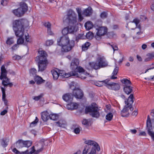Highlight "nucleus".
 Segmentation results:
<instances>
[{"instance_id": "f257e3e1", "label": "nucleus", "mask_w": 154, "mask_h": 154, "mask_svg": "<svg viewBox=\"0 0 154 154\" xmlns=\"http://www.w3.org/2000/svg\"><path fill=\"white\" fill-rule=\"evenodd\" d=\"M28 21L25 19L16 20L13 23V28L16 35L19 37L17 40L18 44H21L24 42V38H23L24 34V27L28 26Z\"/></svg>"}, {"instance_id": "f03ea898", "label": "nucleus", "mask_w": 154, "mask_h": 154, "mask_svg": "<svg viewBox=\"0 0 154 154\" xmlns=\"http://www.w3.org/2000/svg\"><path fill=\"white\" fill-rule=\"evenodd\" d=\"M84 146L82 154H96V150H100V146L97 143L91 140H85Z\"/></svg>"}, {"instance_id": "7ed1b4c3", "label": "nucleus", "mask_w": 154, "mask_h": 154, "mask_svg": "<svg viewBox=\"0 0 154 154\" xmlns=\"http://www.w3.org/2000/svg\"><path fill=\"white\" fill-rule=\"evenodd\" d=\"M38 56L35 58V60L38 63V71L43 72L46 68L47 61V54L44 51H38Z\"/></svg>"}, {"instance_id": "20e7f679", "label": "nucleus", "mask_w": 154, "mask_h": 154, "mask_svg": "<svg viewBox=\"0 0 154 154\" xmlns=\"http://www.w3.org/2000/svg\"><path fill=\"white\" fill-rule=\"evenodd\" d=\"M57 41L58 45L62 46L65 52L70 51L74 46V42L71 41L69 42L68 37L66 36L61 37L57 39Z\"/></svg>"}, {"instance_id": "39448f33", "label": "nucleus", "mask_w": 154, "mask_h": 154, "mask_svg": "<svg viewBox=\"0 0 154 154\" xmlns=\"http://www.w3.org/2000/svg\"><path fill=\"white\" fill-rule=\"evenodd\" d=\"M108 65L107 62L101 57H98L96 62H89L87 66L88 69H94L95 70L106 66Z\"/></svg>"}, {"instance_id": "423d86ee", "label": "nucleus", "mask_w": 154, "mask_h": 154, "mask_svg": "<svg viewBox=\"0 0 154 154\" xmlns=\"http://www.w3.org/2000/svg\"><path fill=\"white\" fill-rule=\"evenodd\" d=\"M133 95L131 94H130L128 99H126L125 101L126 104L122 110L121 111V115L123 117H127L129 115V112L128 111L129 109H130L131 111L133 110L132 105L134 102L133 98Z\"/></svg>"}, {"instance_id": "0eeeda50", "label": "nucleus", "mask_w": 154, "mask_h": 154, "mask_svg": "<svg viewBox=\"0 0 154 154\" xmlns=\"http://www.w3.org/2000/svg\"><path fill=\"white\" fill-rule=\"evenodd\" d=\"M99 109L97 105L95 103H92L88 106H86L85 109V113L89 114L93 117L98 118L100 116Z\"/></svg>"}, {"instance_id": "6e6552de", "label": "nucleus", "mask_w": 154, "mask_h": 154, "mask_svg": "<svg viewBox=\"0 0 154 154\" xmlns=\"http://www.w3.org/2000/svg\"><path fill=\"white\" fill-rule=\"evenodd\" d=\"M63 22L68 24H75L77 23L76 14L74 11L69 10L63 19Z\"/></svg>"}, {"instance_id": "1a4fd4ad", "label": "nucleus", "mask_w": 154, "mask_h": 154, "mask_svg": "<svg viewBox=\"0 0 154 154\" xmlns=\"http://www.w3.org/2000/svg\"><path fill=\"white\" fill-rule=\"evenodd\" d=\"M77 59H74L71 63V68L72 71L67 73H65L63 71L60 72V75L64 78H68L70 76L75 75L77 74Z\"/></svg>"}, {"instance_id": "9d476101", "label": "nucleus", "mask_w": 154, "mask_h": 154, "mask_svg": "<svg viewBox=\"0 0 154 154\" xmlns=\"http://www.w3.org/2000/svg\"><path fill=\"white\" fill-rule=\"evenodd\" d=\"M92 9L91 7H89L85 9L83 11V13H82L81 9L79 8H78L79 21H81L83 20L84 18L83 15L86 16H89L92 14Z\"/></svg>"}, {"instance_id": "9b49d317", "label": "nucleus", "mask_w": 154, "mask_h": 154, "mask_svg": "<svg viewBox=\"0 0 154 154\" xmlns=\"http://www.w3.org/2000/svg\"><path fill=\"white\" fill-rule=\"evenodd\" d=\"M104 85L109 89L114 90H118L120 88V86L118 84L109 82V80L107 79L103 82Z\"/></svg>"}, {"instance_id": "f8f14e48", "label": "nucleus", "mask_w": 154, "mask_h": 154, "mask_svg": "<svg viewBox=\"0 0 154 154\" xmlns=\"http://www.w3.org/2000/svg\"><path fill=\"white\" fill-rule=\"evenodd\" d=\"M32 144V142L30 141L27 140L24 141L20 140H18L16 143V146L18 148L20 149L23 147H29Z\"/></svg>"}, {"instance_id": "ddd939ff", "label": "nucleus", "mask_w": 154, "mask_h": 154, "mask_svg": "<svg viewBox=\"0 0 154 154\" xmlns=\"http://www.w3.org/2000/svg\"><path fill=\"white\" fill-rule=\"evenodd\" d=\"M146 129L148 134L154 140V132L152 128L151 120H147L146 121Z\"/></svg>"}, {"instance_id": "4468645a", "label": "nucleus", "mask_w": 154, "mask_h": 154, "mask_svg": "<svg viewBox=\"0 0 154 154\" xmlns=\"http://www.w3.org/2000/svg\"><path fill=\"white\" fill-rule=\"evenodd\" d=\"M97 31L96 35L97 36H100L103 35L106 33L107 32V29L104 26L99 27L96 29Z\"/></svg>"}, {"instance_id": "2eb2a0df", "label": "nucleus", "mask_w": 154, "mask_h": 154, "mask_svg": "<svg viewBox=\"0 0 154 154\" xmlns=\"http://www.w3.org/2000/svg\"><path fill=\"white\" fill-rule=\"evenodd\" d=\"M62 99L67 102H70L73 101V96L71 94L67 93L64 94L62 96Z\"/></svg>"}, {"instance_id": "dca6fc26", "label": "nucleus", "mask_w": 154, "mask_h": 154, "mask_svg": "<svg viewBox=\"0 0 154 154\" xmlns=\"http://www.w3.org/2000/svg\"><path fill=\"white\" fill-rule=\"evenodd\" d=\"M78 78H80L82 79H84L86 78L85 77V70L81 66H78Z\"/></svg>"}, {"instance_id": "f3484780", "label": "nucleus", "mask_w": 154, "mask_h": 154, "mask_svg": "<svg viewBox=\"0 0 154 154\" xmlns=\"http://www.w3.org/2000/svg\"><path fill=\"white\" fill-rule=\"evenodd\" d=\"M70 88L73 91L72 95L77 99V88L76 84L73 82H72L70 85Z\"/></svg>"}, {"instance_id": "a211bd4d", "label": "nucleus", "mask_w": 154, "mask_h": 154, "mask_svg": "<svg viewBox=\"0 0 154 154\" xmlns=\"http://www.w3.org/2000/svg\"><path fill=\"white\" fill-rule=\"evenodd\" d=\"M35 146L37 149L35 154H38L42 151L44 146L42 142H38L36 144Z\"/></svg>"}, {"instance_id": "6ab92c4d", "label": "nucleus", "mask_w": 154, "mask_h": 154, "mask_svg": "<svg viewBox=\"0 0 154 154\" xmlns=\"http://www.w3.org/2000/svg\"><path fill=\"white\" fill-rule=\"evenodd\" d=\"M66 108L71 110L76 109L77 108V104L76 103L72 101L70 102V103L66 105Z\"/></svg>"}, {"instance_id": "aec40b11", "label": "nucleus", "mask_w": 154, "mask_h": 154, "mask_svg": "<svg viewBox=\"0 0 154 154\" xmlns=\"http://www.w3.org/2000/svg\"><path fill=\"white\" fill-rule=\"evenodd\" d=\"M42 118L45 122L47 121L50 119V114L47 111H45L41 113Z\"/></svg>"}, {"instance_id": "412c9836", "label": "nucleus", "mask_w": 154, "mask_h": 154, "mask_svg": "<svg viewBox=\"0 0 154 154\" xmlns=\"http://www.w3.org/2000/svg\"><path fill=\"white\" fill-rule=\"evenodd\" d=\"M1 75L0 76V79L2 80L4 78H6L7 73V71L6 70L5 66L3 65L1 67Z\"/></svg>"}, {"instance_id": "4be33fe9", "label": "nucleus", "mask_w": 154, "mask_h": 154, "mask_svg": "<svg viewBox=\"0 0 154 154\" xmlns=\"http://www.w3.org/2000/svg\"><path fill=\"white\" fill-rule=\"evenodd\" d=\"M18 8L25 13L28 10V6L26 3L22 2L20 3V7Z\"/></svg>"}, {"instance_id": "5701e85b", "label": "nucleus", "mask_w": 154, "mask_h": 154, "mask_svg": "<svg viewBox=\"0 0 154 154\" xmlns=\"http://www.w3.org/2000/svg\"><path fill=\"white\" fill-rule=\"evenodd\" d=\"M60 71L58 69H53L51 71V73L54 79L56 80L58 78L59 76H61L60 75Z\"/></svg>"}, {"instance_id": "b1692460", "label": "nucleus", "mask_w": 154, "mask_h": 154, "mask_svg": "<svg viewBox=\"0 0 154 154\" xmlns=\"http://www.w3.org/2000/svg\"><path fill=\"white\" fill-rule=\"evenodd\" d=\"M69 26L67 27L69 28V33H72L76 32L77 31L76 25L77 23L75 24H69Z\"/></svg>"}, {"instance_id": "393cba45", "label": "nucleus", "mask_w": 154, "mask_h": 154, "mask_svg": "<svg viewBox=\"0 0 154 154\" xmlns=\"http://www.w3.org/2000/svg\"><path fill=\"white\" fill-rule=\"evenodd\" d=\"M5 79L2 80V84L5 86L6 87L9 85L10 87H11L13 86V84L11 83L10 82V79L7 78V77L5 78H4Z\"/></svg>"}, {"instance_id": "a878e982", "label": "nucleus", "mask_w": 154, "mask_h": 154, "mask_svg": "<svg viewBox=\"0 0 154 154\" xmlns=\"http://www.w3.org/2000/svg\"><path fill=\"white\" fill-rule=\"evenodd\" d=\"M13 13L15 15L18 17H20L22 16L24 14L23 12L19 8L14 10L13 11Z\"/></svg>"}, {"instance_id": "bb28decb", "label": "nucleus", "mask_w": 154, "mask_h": 154, "mask_svg": "<svg viewBox=\"0 0 154 154\" xmlns=\"http://www.w3.org/2000/svg\"><path fill=\"white\" fill-rule=\"evenodd\" d=\"M1 88L2 93V100L4 101V103L5 104V105H7L8 103V101L7 100L5 99V89H4V88L2 87H1Z\"/></svg>"}, {"instance_id": "cd10ccee", "label": "nucleus", "mask_w": 154, "mask_h": 154, "mask_svg": "<svg viewBox=\"0 0 154 154\" xmlns=\"http://www.w3.org/2000/svg\"><path fill=\"white\" fill-rule=\"evenodd\" d=\"M35 80L37 84H40L43 83H44L45 82V80L42 79V78L38 76H37L35 78Z\"/></svg>"}, {"instance_id": "c85d7f7f", "label": "nucleus", "mask_w": 154, "mask_h": 154, "mask_svg": "<svg viewBox=\"0 0 154 154\" xmlns=\"http://www.w3.org/2000/svg\"><path fill=\"white\" fill-rule=\"evenodd\" d=\"M124 91L126 94H129L132 92V88L130 86H125L124 88Z\"/></svg>"}, {"instance_id": "c756f323", "label": "nucleus", "mask_w": 154, "mask_h": 154, "mask_svg": "<svg viewBox=\"0 0 154 154\" xmlns=\"http://www.w3.org/2000/svg\"><path fill=\"white\" fill-rule=\"evenodd\" d=\"M85 26L87 30H89L93 27V24L91 21H88L85 24Z\"/></svg>"}, {"instance_id": "7c9ffc66", "label": "nucleus", "mask_w": 154, "mask_h": 154, "mask_svg": "<svg viewBox=\"0 0 154 154\" xmlns=\"http://www.w3.org/2000/svg\"><path fill=\"white\" fill-rule=\"evenodd\" d=\"M13 152L15 153V154H29L28 150L24 152H20L18 151L16 148H14L12 150Z\"/></svg>"}, {"instance_id": "2f4dec72", "label": "nucleus", "mask_w": 154, "mask_h": 154, "mask_svg": "<svg viewBox=\"0 0 154 154\" xmlns=\"http://www.w3.org/2000/svg\"><path fill=\"white\" fill-rule=\"evenodd\" d=\"M58 115L57 114L51 113L50 114V119L54 121L57 120L58 119Z\"/></svg>"}, {"instance_id": "473e14b6", "label": "nucleus", "mask_w": 154, "mask_h": 154, "mask_svg": "<svg viewBox=\"0 0 154 154\" xmlns=\"http://www.w3.org/2000/svg\"><path fill=\"white\" fill-rule=\"evenodd\" d=\"M84 95L82 91L78 87V99L82 98Z\"/></svg>"}, {"instance_id": "72a5a7b5", "label": "nucleus", "mask_w": 154, "mask_h": 154, "mask_svg": "<svg viewBox=\"0 0 154 154\" xmlns=\"http://www.w3.org/2000/svg\"><path fill=\"white\" fill-rule=\"evenodd\" d=\"M121 82L123 83H124L125 85V86H130L129 85L131 84L130 81L127 79H122Z\"/></svg>"}, {"instance_id": "f704fd0d", "label": "nucleus", "mask_w": 154, "mask_h": 154, "mask_svg": "<svg viewBox=\"0 0 154 154\" xmlns=\"http://www.w3.org/2000/svg\"><path fill=\"white\" fill-rule=\"evenodd\" d=\"M90 43L88 42H86L82 46V49L83 51H85L87 50L88 47L90 45Z\"/></svg>"}, {"instance_id": "c9c22d12", "label": "nucleus", "mask_w": 154, "mask_h": 154, "mask_svg": "<svg viewBox=\"0 0 154 154\" xmlns=\"http://www.w3.org/2000/svg\"><path fill=\"white\" fill-rule=\"evenodd\" d=\"M85 36V38H87L88 39H91L93 38L94 36V34L93 32H89L86 33Z\"/></svg>"}, {"instance_id": "e433bc0d", "label": "nucleus", "mask_w": 154, "mask_h": 154, "mask_svg": "<svg viewBox=\"0 0 154 154\" xmlns=\"http://www.w3.org/2000/svg\"><path fill=\"white\" fill-rule=\"evenodd\" d=\"M140 20L137 18L134 19L132 22V23H134L136 25V27H138L140 30L141 29L140 26L139 25L137 26V24L140 23Z\"/></svg>"}, {"instance_id": "4c0bfd02", "label": "nucleus", "mask_w": 154, "mask_h": 154, "mask_svg": "<svg viewBox=\"0 0 154 154\" xmlns=\"http://www.w3.org/2000/svg\"><path fill=\"white\" fill-rule=\"evenodd\" d=\"M8 140L6 138L5 139H3L2 140L1 145L3 147H5L8 145Z\"/></svg>"}, {"instance_id": "58836bf2", "label": "nucleus", "mask_w": 154, "mask_h": 154, "mask_svg": "<svg viewBox=\"0 0 154 154\" xmlns=\"http://www.w3.org/2000/svg\"><path fill=\"white\" fill-rule=\"evenodd\" d=\"M38 121V119L37 117H36L35 120L30 123V127H32L35 126L37 125Z\"/></svg>"}, {"instance_id": "ea45409f", "label": "nucleus", "mask_w": 154, "mask_h": 154, "mask_svg": "<svg viewBox=\"0 0 154 154\" xmlns=\"http://www.w3.org/2000/svg\"><path fill=\"white\" fill-rule=\"evenodd\" d=\"M6 43L7 44L10 45L14 43V41L12 38H7Z\"/></svg>"}, {"instance_id": "a19ab883", "label": "nucleus", "mask_w": 154, "mask_h": 154, "mask_svg": "<svg viewBox=\"0 0 154 154\" xmlns=\"http://www.w3.org/2000/svg\"><path fill=\"white\" fill-rule=\"evenodd\" d=\"M43 96V94H41L38 96L32 97V98L35 101H38L42 98Z\"/></svg>"}, {"instance_id": "79ce46f5", "label": "nucleus", "mask_w": 154, "mask_h": 154, "mask_svg": "<svg viewBox=\"0 0 154 154\" xmlns=\"http://www.w3.org/2000/svg\"><path fill=\"white\" fill-rule=\"evenodd\" d=\"M69 33V28L67 27L64 28L62 31V34L65 36Z\"/></svg>"}, {"instance_id": "37998d69", "label": "nucleus", "mask_w": 154, "mask_h": 154, "mask_svg": "<svg viewBox=\"0 0 154 154\" xmlns=\"http://www.w3.org/2000/svg\"><path fill=\"white\" fill-rule=\"evenodd\" d=\"M113 117L112 114L111 113L108 114L106 116V119L109 121H110Z\"/></svg>"}, {"instance_id": "c03bdc74", "label": "nucleus", "mask_w": 154, "mask_h": 154, "mask_svg": "<svg viewBox=\"0 0 154 154\" xmlns=\"http://www.w3.org/2000/svg\"><path fill=\"white\" fill-rule=\"evenodd\" d=\"M85 38V36L83 32L79 34L78 35V40L79 39H83Z\"/></svg>"}, {"instance_id": "a18cd8bd", "label": "nucleus", "mask_w": 154, "mask_h": 154, "mask_svg": "<svg viewBox=\"0 0 154 154\" xmlns=\"http://www.w3.org/2000/svg\"><path fill=\"white\" fill-rule=\"evenodd\" d=\"M82 123L83 124L87 126H88L90 124V121L85 119L83 120Z\"/></svg>"}, {"instance_id": "49530a36", "label": "nucleus", "mask_w": 154, "mask_h": 154, "mask_svg": "<svg viewBox=\"0 0 154 154\" xmlns=\"http://www.w3.org/2000/svg\"><path fill=\"white\" fill-rule=\"evenodd\" d=\"M53 43L54 42L52 40H49L46 41L45 44L47 46H49L52 45Z\"/></svg>"}, {"instance_id": "de8ad7c7", "label": "nucleus", "mask_w": 154, "mask_h": 154, "mask_svg": "<svg viewBox=\"0 0 154 154\" xmlns=\"http://www.w3.org/2000/svg\"><path fill=\"white\" fill-rule=\"evenodd\" d=\"M146 55L148 57L145 59V61H146L149 60L152 57H153V56L151 54H148Z\"/></svg>"}, {"instance_id": "09e8293b", "label": "nucleus", "mask_w": 154, "mask_h": 154, "mask_svg": "<svg viewBox=\"0 0 154 154\" xmlns=\"http://www.w3.org/2000/svg\"><path fill=\"white\" fill-rule=\"evenodd\" d=\"M29 72L30 74L34 75L36 74L37 72V70L33 68L30 69Z\"/></svg>"}, {"instance_id": "8fccbe9b", "label": "nucleus", "mask_w": 154, "mask_h": 154, "mask_svg": "<svg viewBox=\"0 0 154 154\" xmlns=\"http://www.w3.org/2000/svg\"><path fill=\"white\" fill-rule=\"evenodd\" d=\"M100 16L102 18H105L107 17V14L106 12H103L101 14Z\"/></svg>"}, {"instance_id": "3c124183", "label": "nucleus", "mask_w": 154, "mask_h": 154, "mask_svg": "<svg viewBox=\"0 0 154 154\" xmlns=\"http://www.w3.org/2000/svg\"><path fill=\"white\" fill-rule=\"evenodd\" d=\"M107 44L111 46L112 49L114 51L117 50L118 49V48L116 45H113L110 44L109 43H107Z\"/></svg>"}, {"instance_id": "603ef678", "label": "nucleus", "mask_w": 154, "mask_h": 154, "mask_svg": "<svg viewBox=\"0 0 154 154\" xmlns=\"http://www.w3.org/2000/svg\"><path fill=\"white\" fill-rule=\"evenodd\" d=\"M104 81H99L98 82L96 83V85L99 87L102 86L103 85L105 86L104 85L103 82Z\"/></svg>"}, {"instance_id": "864d4df0", "label": "nucleus", "mask_w": 154, "mask_h": 154, "mask_svg": "<svg viewBox=\"0 0 154 154\" xmlns=\"http://www.w3.org/2000/svg\"><path fill=\"white\" fill-rule=\"evenodd\" d=\"M21 58V57L17 55H15L13 57V59L14 60H19Z\"/></svg>"}, {"instance_id": "5fc2aeb1", "label": "nucleus", "mask_w": 154, "mask_h": 154, "mask_svg": "<svg viewBox=\"0 0 154 154\" xmlns=\"http://www.w3.org/2000/svg\"><path fill=\"white\" fill-rule=\"evenodd\" d=\"M31 151L30 152H29V153L32 154L33 153H34L35 154V152H36V150H35V147L34 146H33L31 148Z\"/></svg>"}, {"instance_id": "6e6d98bb", "label": "nucleus", "mask_w": 154, "mask_h": 154, "mask_svg": "<svg viewBox=\"0 0 154 154\" xmlns=\"http://www.w3.org/2000/svg\"><path fill=\"white\" fill-rule=\"evenodd\" d=\"M118 69V68L117 67H116L114 69L112 73V74H113L114 75H116L117 73Z\"/></svg>"}, {"instance_id": "4d7b16f0", "label": "nucleus", "mask_w": 154, "mask_h": 154, "mask_svg": "<svg viewBox=\"0 0 154 154\" xmlns=\"http://www.w3.org/2000/svg\"><path fill=\"white\" fill-rule=\"evenodd\" d=\"M44 25L46 27H47L48 28H48H50L51 27V24L49 22L45 23Z\"/></svg>"}, {"instance_id": "13d9d810", "label": "nucleus", "mask_w": 154, "mask_h": 154, "mask_svg": "<svg viewBox=\"0 0 154 154\" xmlns=\"http://www.w3.org/2000/svg\"><path fill=\"white\" fill-rule=\"evenodd\" d=\"M1 4L3 6L7 4V2L6 0H2L1 2Z\"/></svg>"}, {"instance_id": "bf43d9fd", "label": "nucleus", "mask_w": 154, "mask_h": 154, "mask_svg": "<svg viewBox=\"0 0 154 154\" xmlns=\"http://www.w3.org/2000/svg\"><path fill=\"white\" fill-rule=\"evenodd\" d=\"M145 79L149 81L153 80H154V75L151 76L149 78H145Z\"/></svg>"}, {"instance_id": "052dcab7", "label": "nucleus", "mask_w": 154, "mask_h": 154, "mask_svg": "<svg viewBox=\"0 0 154 154\" xmlns=\"http://www.w3.org/2000/svg\"><path fill=\"white\" fill-rule=\"evenodd\" d=\"M138 114V112L137 110H135L132 113L133 116H136Z\"/></svg>"}, {"instance_id": "680f3d73", "label": "nucleus", "mask_w": 154, "mask_h": 154, "mask_svg": "<svg viewBox=\"0 0 154 154\" xmlns=\"http://www.w3.org/2000/svg\"><path fill=\"white\" fill-rule=\"evenodd\" d=\"M129 131L133 134H135L137 132V131L135 129H131Z\"/></svg>"}, {"instance_id": "e2e57ef3", "label": "nucleus", "mask_w": 154, "mask_h": 154, "mask_svg": "<svg viewBox=\"0 0 154 154\" xmlns=\"http://www.w3.org/2000/svg\"><path fill=\"white\" fill-rule=\"evenodd\" d=\"M139 135L140 136H146V134L145 131H142L140 133Z\"/></svg>"}, {"instance_id": "0e129e2a", "label": "nucleus", "mask_w": 154, "mask_h": 154, "mask_svg": "<svg viewBox=\"0 0 154 154\" xmlns=\"http://www.w3.org/2000/svg\"><path fill=\"white\" fill-rule=\"evenodd\" d=\"M7 112L6 110H4L1 112V115H4Z\"/></svg>"}, {"instance_id": "69168bd1", "label": "nucleus", "mask_w": 154, "mask_h": 154, "mask_svg": "<svg viewBox=\"0 0 154 154\" xmlns=\"http://www.w3.org/2000/svg\"><path fill=\"white\" fill-rule=\"evenodd\" d=\"M17 44H15L11 47V48L13 50H15L17 49Z\"/></svg>"}, {"instance_id": "338daca9", "label": "nucleus", "mask_w": 154, "mask_h": 154, "mask_svg": "<svg viewBox=\"0 0 154 154\" xmlns=\"http://www.w3.org/2000/svg\"><path fill=\"white\" fill-rule=\"evenodd\" d=\"M31 132L35 136L36 135L37 132L34 130H32L31 131Z\"/></svg>"}, {"instance_id": "774afa93", "label": "nucleus", "mask_w": 154, "mask_h": 154, "mask_svg": "<svg viewBox=\"0 0 154 154\" xmlns=\"http://www.w3.org/2000/svg\"><path fill=\"white\" fill-rule=\"evenodd\" d=\"M47 30H48V32L49 35H52V33L51 31L50 28H48V29Z\"/></svg>"}]
</instances>
